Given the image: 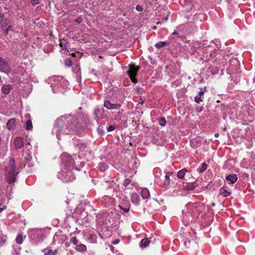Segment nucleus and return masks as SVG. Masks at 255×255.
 <instances>
[{
    "mask_svg": "<svg viewBox=\"0 0 255 255\" xmlns=\"http://www.w3.org/2000/svg\"><path fill=\"white\" fill-rule=\"evenodd\" d=\"M74 119L73 117L69 115L67 117L61 116L57 120L53 128V132H56L57 137L59 132L65 134L72 133L75 128L74 123H72Z\"/></svg>",
    "mask_w": 255,
    "mask_h": 255,
    "instance_id": "nucleus-1",
    "label": "nucleus"
},
{
    "mask_svg": "<svg viewBox=\"0 0 255 255\" xmlns=\"http://www.w3.org/2000/svg\"><path fill=\"white\" fill-rule=\"evenodd\" d=\"M9 162L10 166L7 168V172L5 175V179L6 182L10 184L14 183L16 180V175L18 172L15 170V164L14 158H11Z\"/></svg>",
    "mask_w": 255,
    "mask_h": 255,
    "instance_id": "nucleus-2",
    "label": "nucleus"
},
{
    "mask_svg": "<svg viewBox=\"0 0 255 255\" xmlns=\"http://www.w3.org/2000/svg\"><path fill=\"white\" fill-rule=\"evenodd\" d=\"M139 69V66H136L133 64H130L129 65V70L128 71V74L131 81L134 83H136L137 82L136 76Z\"/></svg>",
    "mask_w": 255,
    "mask_h": 255,
    "instance_id": "nucleus-3",
    "label": "nucleus"
},
{
    "mask_svg": "<svg viewBox=\"0 0 255 255\" xmlns=\"http://www.w3.org/2000/svg\"><path fill=\"white\" fill-rule=\"evenodd\" d=\"M11 71L9 64L5 59L0 56V72L8 75Z\"/></svg>",
    "mask_w": 255,
    "mask_h": 255,
    "instance_id": "nucleus-4",
    "label": "nucleus"
},
{
    "mask_svg": "<svg viewBox=\"0 0 255 255\" xmlns=\"http://www.w3.org/2000/svg\"><path fill=\"white\" fill-rule=\"evenodd\" d=\"M19 124V120L15 118H11L7 122L6 126L8 130L10 131L14 130L16 126Z\"/></svg>",
    "mask_w": 255,
    "mask_h": 255,
    "instance_id": "nucleus-5",
    "label": "nucleus"
},
{
    "mask_svg": "<svg viewBox=\"0 0 255 255\" xmlns=\"http://www.w3.org/2000/svg\"><path fill=\"white\" fill-rule=\"evenodd\" d=\"M104 107L108 110L119 109L122 105L120 104L112 103L110 101L106 100L104 103Z\"/></svg>",
    "mask_w": 255,
    "mask_h": 255,
    "instance_id": "nucleus-6",
    "label": "nucleus"
},
{
    "mask_svg": "<svg viewBox=\"0 0 255 255\" xmlns=\"http://www.w3.org/2000/svg\"><path fill=\"white\" fill-rule=\"evenodd\" d=\"M13 144L15 149H20L24 144L23 138L21 137H16L13 140Z\"/></svg>",
    "mask_w": 255,
    "mask_h": 255,
    "instance_id": "nucleus-7",
    "label": "nucleus"
},
{
    "mask_svg": "<svg viewBox=\"0 0 255 255\" xmlns=\"http://www.w3.org/2000/svg\"><path fill=\"white\" fill-rule=\"evenodd\" d=\"M226 180L229 184H232L235 183L238 180V177L235 174H230L226 177Z\"/></svg>",
    "mask_w": 255,
    "mask_h": 255,
    "instance_id": "nucleus-8",
    "label": "nucleus"
},
{
    "mask_svg": "<svg viewBox=\"0 0 255 255\" xmlns=\"http://www.w3.org/2000/svg\"><path fill=\"white\" fill-rule=\"evenodd\" d=\"M12 87L11 85H4L1 87V92L3 94L7 95L12 90Z\"/></svg>",
    "mask_w": 255,
    "mask_h": 255,
    "instance_id": "nucleus-9",
    "label": "nucleus"
},
{
    "mask_svg": "<svg viewBox=\"0 0 255 255\" xmlns=\"http://www.w3.org/2000/svg\"><path fill=\"white\" fill-rule=\"evenodd\" d=\"M198 184L196 182H193L188 183L186 186L183 187V189L188 191L193 190L198 186Z\"/></svg>",
    "mask_w": 255,
    "mask_h": 255,
    "instance_id": "nucleus-10",
    "label": "nucleus"
},
{
    "mask_svg": "<svg viewBox=\"0 0 255 255\" xmlns=\"http://www.w3.org/2000/svg\"><path fill=\"white\" fill-rule=\"evenodd\" d=\"M172 172H167L165 176V180L164 181V185L165 186H167L169 185L170 183V176H171L172 175Z\"/></svg>",
    "mask_w": 255,
    "mask_h": 255,
    "instance_id": "nucleus-11",
    "label": "nucleus"
},
{
    "mask_svg": "<svg viewBox=\"0 0 255 255\" xmlns=\"http://www.w3.org/2000/svg\"><path fill=\"white\" fill-rule=\"evenodd\" d=\"M58 253V249H55L54 251H53L50 248H47L45 250L44 255H57Z\"/></svg>",
    "mask_w": 255,
    "mask_h": 255,
    "instance_id": "nucleus-12",
    "label": "nucleus"
},
{
    "mask_svg": "<svg viewBox=\"0 0 255 255\" xmlns=\"http://www.w3.org/2000/svg\"><path fill=\"white\" fill-rule=\"evenodd\" d=\"M141 196L143 199H147L150 196L149 190L147 188H143L141 191Z\"/></svg>",
    "mask_w": 255,
    "mask_h": 255,
    "instance_id": "nucleus-13",
    "label": "nucleus"
},
{
    "mask_svg": "<svg viewBox=\"0 0 255 255\" xmlns=\"http://www.w3.org/2000/svg\"><path fill=\"white\" fill-rule=\"evenodd\" d=\"M66 178L67 182H71L75 179V176L71 171H67L66 175Z\"/></svg>",
    "mask_w": 255,
    "mask_h": 255,
    "instance_id": "nucleus-14",
    "label": "nucleus"
},
{
    "mask_svg": "<svg viewBox=\"0 0 255 255\" xmlns=\"http://www.w3.org/2000/svg\"><path fill=\"white\" fill-rule=\"evenodd\" d=\"M22 157H23L24 160L27 161H30L32 158V155L29 150L23 153Z\"/></svg>",
    "mask_w": 255,
    "mask_h": 255,
    "instance_id": "nucleus-15",
    "label": "nucleus"
},
{
    "mask_svg": "<svg viewBox=\"0 0 255 255\" xmlns=\"http://www.w3.org/2000/svg\"><path fill=\"white\" fill-rule=\"evenodd\" d=\"M150 241L147 238L142 239L140 242V247L141 248H146L150 243Z\"/></svg>",
    "mask_w": 255,
    "mask_h": 255,
    "instance_id": "nucleus-16",
    "label": "nucleus"
},
{
    "mask_svg": "<svg viewBox=\"0 0 255 255\" xmlns=\"http://www.w3.org/2000/svg\"><path fill=\"white\" fill-rule=\"evenodd\" d=\"M169 41H160L155 44V47L158 49L161 48L165 46H167L169 44Z\"/></svg>",
    "mask_w": 255,
    "mask_h": 255,
    "instance_id": "nucleus-17",
    "label": "nucleus"
},
{
    "mask_svg": "<svg viewBox=\"0 0 255 255\" xmlns=\"http://www.w3.org/2000/svg\"><path fill=\"white\" fill-rule=\"evenodd\" d=\"M75 250L80 252H85L87 250V247L84 244H80L76 247Z\"/></svg>",
    "mask_w": 255,
    "mask_h": 255,
    "instance_id": "nucleus-18",
    "label": "nucleus"
},
{
    "mask_svg": "<svg viewBox=\"0 0 255 255\" xmlns=\"http://www.w3.org/2000/svg\"><path fill=\"white\" fill-rule=\"evenodd\" d=\"M25 238L23 237L21 233L18 234L16 238V242L17 244L20 245L23 243V239Z\"/></svg>",
    "mask_w": 255,
    "mask_h": 255,
    "instance_id": "nucleus-19",
    "label": "nucleus"
},
{
    "mask_svg": "<svg viewBox=\"0 0 255 255\" xmlns=\"http://www.w3.org/2000/svg\"><path fill=\"white\" fill-rule=\"evenodd\" d=\"M187 171V170L185 168L179 170L177 172V177L180 179H183L185 176V173Z\"/></svg>",
    "mask_w": 255,
    "mask_h": 255,
    "instance_id": "nucleus-20",
    "label": "nucleus"
},
{
    "mask_svg": "<svg viewBox=\"0 0 255 255\" xmlns=\"http://www.w3.org/2000/svg\"><path fill=\"white\" fill-rule=\"evenodd\" d=\"M131 201L134 203H137L139 201V197L136 193H133L131 196Z\"/></svg>",
    "mask_w": 255,
    "mask_h": 255,
    "instance_id": "nucleus-21",
    "label": "nucleus"
},
{
    "mask_svg": "<svg viewBox=\"0 0 255 255\" xmlns=\"http://www.w3.org/2000/svg\"><path fill=\"white\" fill-rule=\"evenodd\" d=\"M98 168L101 171L103 172L108 169V165L105 163L101 162L98 164Z\"/></svg>",
    "mask_w": 255,
    "mask_h": 255,
    "instance_id": "nucleus-22",
    "label": "nucleus"
},
{
    "mask_svg": "<svg viewBox=\"0 0 255 255\" xmlns=\"http://www.w3.org/2000/svg\"><path fill=\"white\" fill-rule=\"evenodd\" d=\"M220 194L224 197H227L230 195V193L227 190L226 187H223L220 189Z\"/></svg>",
    "mask_w": 255,
    "mask_h": 255,
    "instance_id": "nucleus-23",
    "label": "nucleus"
},
{
    "mask_svg": "<svg viewBox=\"0 0 255 255\" xmlns=\"http://www.w3.org/2000/svg\"><path fill=\"white\" fill-rule=\"evenodd\" d=\"M2 29L4 31V33L7 35L8 33V31L10 30H11V25H8L7 27L6 25H4V24H2Z\"/></svg>",
    "mask_w": 255,
    "mask_h": 255,
    "instance_id": "nucleus-24",
    "label": "nucleus"
},
{
    "mask_svg": "<svg viewBox=\"0 0 255 255\" xmlns=\"http://www.w3.org/2000/svg\"><path fill=\"white\" fill-rule=\"evenodd\" d=\"M33 128L32 123L31 120H28L25 123V128L26 130H32Z\"/></svg>",
    "mask_w": 255,
    "mask_h": 255,
    "instance_id": "nucleus-25",
    "label": "nucleus"
},
{
    "mask_svg": "<svg viewBox=\"0 0 255 255\" xmlns=\"http://www.w3.org/2000/svg\"><path fill=\"white\" fill-rule=\"evenodd\" d=\"M77 146L79 147L80 150L81 151H84L85 150V149L87 148L86 144L83 143L77 144Z\"/></svg>",
    "mask_w": 255,
    "mask_h": 255,
    "instance_id": "nucleus-26",
    "label": "nucleus"
},
{
    "mask_svg": "<svg viewBox=\"0 0 255 255\" xmlns=\"http://www.w3.org/2000/svg\"><path fill=\"white\" fill-rule=\"evenodd\" d=\"M158 123L160 126H162V127L165 126L166 124V121L165 118L162 117V118H160L159 120Z\"/></svg>",
    "mask_w": 255,
    "mask_h": 255,
    "instance_id": "nucleus-27",
    "label": "nucleus"
},
{
    "mask_svg": "<svg viewBox=\"0 0 255 255\" xmlns=\"http://www.w3.org/2000/svg\"><path fill=\"white\" fill-rule=\"evenodd\" d=\"M67 44V41L63 39L61 41L60 43H59V46L64 49H66V45Z\"/></svg>",
    "mask_w": 255,
    "mask_h": 255,
    "instance_id": "nucleus-28",
    "label": "nucleus"
},
{
    "mask_svg": "<svg viewBox=\"0 0 255 255\" xmlns=\"http://www.w3.org/2000/svg\"><path fill=\"white\" fill-rule=\"evenodd\" d=\"M119 207L126 213H128L129 210V206L128 204L126 205L125 207H123L122 205H119Z\"/></svg>",
    "mask_w": 255,
    "mask_h": 255,
    "instance_id": "nucleus-29",
    "label": "nucleus"
},
{
    "mask_svg": "<svg viewBox=\"0 0 255 255\" xmlns=\"http://www.w3.org/2000/svg\"><path fill=\"white\" fill-rule=\"evenodd\" d=\"M207 165L206 163H202L201 168L199 169V173H202L204 171H205L206 170V169H207Z\"/></svg>",
    "mask_w": 255,
    "mask_h": 255,
    "instance_id": "nucleus-30",
    "label": "nucleus"
},
{
    "mask_svg": "<svg viewBox=\"0 0 255 255\" xmlns=\"http://www.w3.org/2000/svg\"><path fill=\"white\" fill-rule=\"evenodd\" d=\"M28 2L30 3L32 5H36L40 3V0H27Z\"/></svg>",
    "mask_w": 255,
    "mask_h": 255,
    "instance_id": "nucleus-31",
    "label": "nucleus"
},
{
    "mask_svg": "<svg viewBox=\"0 0 255 255\" xmlns=\"http://www.w3.org/2000/svg\"><path fill=\"white\" fill-rule=\"evenodd\" d=\"M65 64L68 67H70L72 65V61L70 58H66L65 60Z\"/></svg>",
    "mask_w": 255,
    "mask_h": 255,
    "instance_id": "nucleus-32",
    "label": "nucleus"
},
{
    "mask_svg": "<svg viewBox=\"0 0 255 255\" xmlns=\"http://www.w3.org/2000/svg\"><path fill=\"white\" fill-rule=\"evenodd\" d=\"M70 242L75 245H76L78 243V240L76 237H74L70 239Z\"/></svg>",
    "mask_w": 255,
    "mask_h": 255,
    "instance_id": "nucleus-33",
    "label": "nucleus"
},
{
    "mask_svg": "<svg viewBox=\"0 0 255 255\" xmlns=\"http://www.w3.org/2000/svg\"><path fill=\"white\" fill-rule=\"evenodd\" d=\"M100 113V110L98 109H96L93 112V117L94 119H98V115Z\"/></svg>",
    "mask_w": 255,
    "mask_h": 255,
    "instance_id": "nucleus-34",
    "label": "nucleus"
},
{
    "mask_svg": "<svg viewBox=\"0 0 255 255\" xmlns=\"http://www.w3.org/2000/svg\"><path fill=\"white\" fill-rule=\"evenodd\" d=\"M203 100V97L196 96L194 98V101L197 103H200L201 102H202Z\"/></svg>",
    "mask_w": 255,
    "mask_h": 255,
    "instance_id": "nucleus-35",
    "label": "nucleus"
},
{
    "mask_svg": "<svg viewBox=\"0 0 255 255\" xmlns=\"http://www.w3.org/2000/svg\"><path fill=\"white\" fill-rule=\"evenodd\" d=\"M115 129V127L114 126H110L108 127V131H112Z\"/></svg>",
    "mask_w": 255,
    "mask_h": 255,
    "instance_id": "nucleus-36",
    "label": "nucleus"
},
{
    "mask_svg": "<svg viewBox=\"0 0 255 255\" xmlns=\"http://www.w3.org/2000/svg\"><path fill=\"white\" fill-rule=\"evenodd\" d=\"M75 21L78 23H80L82 21V19L81 17H78L75 20Z\"/></svg>",
    "mask_w": 255,
    "mask_h": 255,
    "instance_id": "nucleus-37",
    "label": "nucleus"
},
{
    "mask_svg": "<svg viewBox=\"0 0 255 255\" xmlns=\"http://www.w3.org/2000/svg\"><path fill=\"white\" fill-rule=\"evenodd\" d=\"M204 92L202 91V89H200V91L199 92V97H203Z\"/></svg>",
    "mask_w": 255,
    "mask_h": 255,
    "instance_id": "nucleus-38",
    "label": "nucleus"
},
{
    "mask_svg": "<svg viewBox=\"0 0 255 255\" xmlns=\"http://www.w3.org/2000/svg\"><path fill=\"white\" fill-rule=\"evenodd\" d=\"M136 9L138 11H141L142 10V8L140 5H136Z\"/></svg>",
    "mask_w": 255,
    "mask_h": 255,
    "instance_id": "nucleus-39",
    "label": "nucleus"
},
{
    "mask_svg": "<svg viewBox=\"0 0 255 255\" xmlns=\"http://www.w3.org/2000/svg\"><path fill=\"white\" fill-rule=\"evenodd\" d=\"M119 242H120L119 240L116 239L112 242V244L114 245H117L119 243Z\"/></svg>",
    "mask_w": 255,
    "mask_h": 255,
    "instance_id": "nucleus-40",
    "label": "nucleus"
},
{
    "mask_svg": "<svg viewBox=\"0 0 255 255\" xmlns=\"http://www.w3.org/2000/svg\"><path fill=\"white\" fill-rule=\"evenodd\" d=\"M172 34H173V35H177L179 37H180L179 35V33L176 31H174L172 33Z\"/></svg>",
    "mask_w": 255,
    "mask_h": 255,
    "instance_id": "nucleus-41",
    "label": "nucleus"
},
{
    "mask_svg": "<svg viewBox=\"0 0 255 255\" xmlns=\"http://www.w3.org/2000/svg\"><path fill=\"white\" fill-rule=\"evenodd\" d=\"M128 183H129V180L127 179L125 181V185H127Z\"/></svg>",
    "mask_w": 255,
    "mask_h": 255,
    "instance_id": "nucleus-42",
    "label": "nucleus"
},
{
    "mask_svg": "<svg viewBox=\"0 0 255 255\" xmlns=\"http://www.w3.org/2000/svg\"><path fill=\"white\" fill-rule=\"evenodd\" d=\"M72 57H75L76 56V53H72L71 54H70Z\"/></svg>",
    "mask_w": 255,
    "mask_h": 255,
    "instance_id": "nucleus-43",
    "label": "nucleus"
},
{
    "mask_svg": "<svg viewBox=\"0 0 255 255\" xmlns=\"http://www.w3.org/2000/svg\"><path fill=\"white\" fill-rule=\"evenodd\" d=\"M30 142H28L27 143V144H26V148H28V146H30Z\"/></svg>",
    "mask_w": 255,
    "mask_h": 255,
    "instance_id": "nucleus-44",
    "label": "nucleus"
},
{
    "mask_svg": "<svg viewBox=\"0 0 255 255\" xmlns=\"http://www.w3.org/2000/svg\"><path fill=\"white\" fill-rule=\"evenodd\" d=\"M3 17V15H2L1 14H0V23L1 22L2 20V17Z\"/></svg>",
    "mask_w": 255,
    "mask_h": 255,
    "instance_id": "nucleus-45",
    "label": "nucleus"
},
{
    "mask_svg": "<svg viewBox=\"0 0 255 255\" xmlns=\"http://www.w3.org/2000/svg\"><path fill=\"white\" fill-rule=\"evenodd\" d=\"M1 243H2V244H4V241L3 240V239H1L0 241V244Z\"/></svg>",
    "mask_w": 255,
    "mask_h": 255,
    "instance_id": "nucleus-46",
    "label": "nucleus"
},
{
    "mask_svg": "<svg viewBox=\"0 0 255 255\" xmlns=\"http://www.w3.org/2000/svg\"><path fill=\"white\" fill-rule=\"evenodd\" d=\"M219 136V134L218 133H216L215 134V136L217 137Z\"/></svg>",
    "mask_w": 255,
    "mask_h": 255,
    "instance_id": "nucleus-47",
    "label": "nucleus"
},
{
    "mask_svg": "<svg viewBox=\"0 0 255 255\" xmlns=\"http://www.w3.org/2000/svg\"><path fill=\"white\" fill-rule=\"evenodd\" d=\"M1 155H2V153L1 151V148H0V157H1Z\"/></svg>",
    "mask_w": 255,
    "mask_h": 255,
    "instance_id": "nucleus-48",
    "label": "nucleus"
},
{
    "mask_svg": "<svg viewBox=\"0 0 255 255\" xmlns=\"http://www.w3.org/2000/svg\"><path fill=\"white\" fill-rule=\"evenodd\" d=\"M3 210L2 208H0V212H1Z\"/></svg>",
    "mask_w": 255,
    "mask_h": 255,
    "instance_id": "nucleus-49",
    "label": "nucleus"
}]
</instances>
